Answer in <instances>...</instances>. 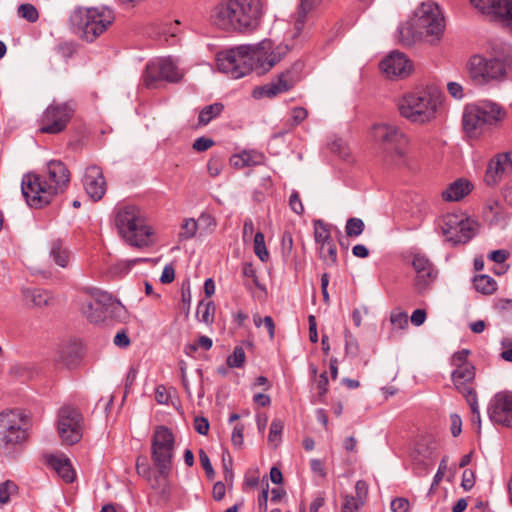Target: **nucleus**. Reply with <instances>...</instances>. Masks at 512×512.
<instances>
[{
    "mask_svg": "<svg viewBox=\"0 0 512 512\" xmlns=\"http://www.w3.org/2000/svg\"><path fill=\"white\" fill-rule=\"evenodd\" d=\"M289 52V46L279 44L273 47L269 39L257 44H245L221 51L217 54L220 72L232 79H239L254 71L258 75L269 72Z\"/></svg>",
    "mask_w": 512,
    "mask_h": 512,
    "instance_id": "nucleus-1",
    "label": "nucleus"
},
{
    "mask_svg": "<svg viewBox=\"0 0 512 512\" xmlns=\"http://www.w3.org/2000/svg\"><path fill=\"white\" fill-rule=\"evenodd\" d=\"M70 183V171L59 160L47 163L46 173L25 174L21 182L22 195L32 208H42L51 203L52 199L65 192Z\"/></svg>",
    "mask_w": 512,
    "mask_h": 512,
    "instance_id": "nucleus-2",
    "label": "nucleus"
},
{
    "mask_svg": "<svg viewBox=\"0 0 512 512\" xmlns=\"http://www.w3.org/2000/svg\"><path fill=\"white\" fill-rule=\"evenodd\" d=\"M264 15L262 0H225L211 11V19L218 27L240 33L258 29Z\"/></svg>",
    "mask_w": 512,
    "mask_h": 512,
    "instance_id": "nucleus-3",
    "label": "nucleus"
},
{
    "mask_svg": "<svg viewBox=\"0 0 512 512\" xmlns=\"http://www.w3.org/2000/svg\"><path fill=\"white\" fill-rule=\"evenodd\" d=\"M444 28V17L439 6L433 2H423L411 19L399 28V41L404 46L417 41L434 44L441 39Z\"/></svg>",
    "mask_w": 512,
    "mask_h": 512,
    "instance_id": "nucleus-4",
    "label": "nucleus"
},
{
    "mask_svg": "<svg viewBox=\"0 0 512 512\" xmlns=\"http://www.w3.org/2000/svg\"><path fill=\"white\" fill-rule=\"evenodd\" d=\"M469 79L476 85H487L492 82H502L508 78L512 71V47L504 48L491 58L476 54L467 62Z\"/></svg>",
    "mask_w": 512,
    "mask_h": 512,
    "instance_id": "nucleus-5",
    "label": "nucleus"
},
{
    "mask_svg": "<svg viewBox=\"0 0 512 512\" xmlns=\"http://www.w3.org/2000/svg\"><path fill=\"white\" fill-rule=\"evenodd\" d=\"M372 137L380 145L386 164L403 166L407 163L408 135L397 125L378 123L372 126Z\"/></svg>",
    "mask_w": 512,
    "mask_h": 512,
    "instance_id": "nucleus-6",
    "label": "nucleus"
},
{
    "mask_svg": "<svg viewBox=\"0 0 512 512\" xmlns=\"http://www.w3.org/2000/svg\"><path fill=\"white\" fill-rule=\"evenodd\" d=\"M439 100L427 91L408 92L397 100L400 116L415 125H426L437 117Z\"/></svg>",
    "mask_w": 512,
    "mask_h": 512,
    "instance_id": "nucleus-7",
    "label": "nucleus"
},
{
    "mask_svg": "<svg viewBox=\"0 0 512 512\" xmlns=\"http://www.w3.org/2000/svg\"><path fill=\"white\" fill-rule=\"evenodd\" d=\"M115 225L130 245L145 247L150 244L152 229L145 224L141 211L137 207L126 206L120 209L115 216Z\"/></svg>",
    "mask_w": 512,
    "mask_h": 512,
    "instance_id": "nucleus-8",
    "label": "nucleus"
},
{
    "mask_svg": "<svg viewBox=\"0 0 512 512\" xmlns=\"http://www.w3.org/2000/svg\"><path fill=\"white\" fill-rule=\"evenodd\" d=\"M113 10L107 7L80 8L74 11L71 21L82 32L87 41H94L113 23Z\"/></svg>",
    "mask_w": 512,
    "mask_h": 512,
    "instance_id": "nucleus-9",
    "label": "nucleus"
},
{
    "mask_svg": "<svg viewBox=\"0 0 512 512\" xmlns=\"http://www.w3.org/2000/svg\"><path fill=\"white\" fill-rule=\"evenodd\" d=\"M82 312L94 324H106L109 320L121 321L127 313L120 301L100 290L93 294V300L82 306Z\"/></svg>",
    "mask_w": 512,
    "mask_h": 512,
    "instance_id": "nucleus-10",
    "label": "nucleus"
},
{
    "mask_svg": "<svg viewBox=\"0 0 512 512\" xmlns=\"http://www.w3.org/2000/svg\"><path fill=\"white\" fill-rule=\"evenodd\" d=\"M174 434L166 426H157L151 439V459L160 476L167 477L174 457Z\"/></svg>",
    "mask_w": 512,
    "mask_h": 512,
    "instance_id": "nucleus-11",
    "label": "nucleus"
},
{
    "mask_svg": "<svg viewBox=\"0 0 512 512\" xmlns=\"http://www.w3.org/2000/svg\"><path fill=\"white\" fill-rule=\"evenodd\" d=\"M28 421L18 411L0 413V446L12 447L23 443L28 437Z\"/></svg>",
    "mask_w": 512,
    "mask_h": 512,
    "instance_id": "nucleus-12",
    "label": "nucleus"
},
{
    "mask_svg": "<svg viewBox=\"0 0 512 512\" xmlns=\"http://www.w3.org/2000/svg\"><path fill=\"white\" fill-rule=\"evenodd\" d=\"M70 102H53L43 112L39 131L43 134H59L64 131L74 115Z\"/></svg>",
    "mask_w": 512,
    "mask_h": 512,
    "instance_id": "nucleus-13",
    "label": "nucleus"
},
{
    "mask_svg": "<svg viewBox=\"0 0 512 512\" xmlns=\"http://www.w3.org/2000/svg\"><path fill=\"white\" fill-rule=\"evenodd\" d=\"M84 419L81 412L72 406H63L58 412L57 431L67 445L78 443L83 436Z\"/></svg>",
    "mask_w": 512,
    "mask_h": 512,
    "instance_id": "nucleus-14",
    "label": "nucleus"
},
{
    "mask_svg": "<svg viewBox=\"0 0 512 512\" xmlns=\"http://www.w3.org/2000/svg\"><path fill=\"white\" fill-rule=\"evenodd\" d=\"M440 228L447 241L466 243L474 235L475 223L462 214L448 213L443 216Z\"/></svg>",
    "mask_w": 512,
    "mask_h": 512,
    "instance_id": "nucleus-15",
    "label": "nucleus"
},
{
    "mask_svg": "<svg viewBox=\"0 0 512 512\" xmlns=\"http://www.w3.org/2000/svg\"><path fill=\"white\" fill-rule=\"evenodd\" d=\"M183 72L171 58H161L147 64L143 81L147 88L156 86L158 81L178 82L182 79Z\"/></svg>",
    "mask_w": 512,
    "mask_h": 512,
    "instance_id": "nucleus-16",
    "label": "nucleus"
},
{
    "mask_svg": "<svg viewBox=\"0 0 512 512\" xmlns=\"http://www.w3.org/2000/svg\"><path fill=\"white\" fill-rule=\"evenodd\" d=\"M303 68L302 62H295L292 67L281 72L277 78L261 87L254 89L255 97H275L291 90L300 80V73Z\"/></svg>",
    "mask_w": 512,
    "mask_h": 512,
    "instance_id": "nucleus-17",
    "label": "nucleus"
},
{
    "mask_svg": "<svg viewBox=\"0 0 512 512\" xmlns=\"http://www.w3.org/2000/svg\"><path fill=\"white\" fill-rule=\"evenodd\" d=\"M481 13L491 16L512 32V0H470Z\"/></svg>",
    "mask_w": 512,
    "mask_h": 512,
    "instance_id": "nucleus-18",
    "label": "nucleus"
},
{
    "mask_svg": "<svg viewBox=\"0 0 512 512\" xmlns=\"http://www.w3.org/2000/svg\"><path fill=\"white\" fill-rule=\"evenodd\" d=\"M490 420L512 428V391H501L494 395L488 407Z\"/></svg>",
    "mask_w": 512,
    "mask_h": 512,
    "instance_id": "nucleus-19",
    "label": "nucleus"
},
{
    "mask_svg": "<svg viewBox=\"0 0 512 512\" xmlns=\"http://www.w3.org/2000/svg\"><path fill=\"white\" fill-rule=\"evenodd\" d=\"M468 354H453L451 364L454 366L452 371V381L455 388L461 393L471 390V382L475 377V367L468 360Z\"/></svg>",
    "mask_w": 512,
    "mask_h": 512,
    "instance_id": "nucleus-20",
    "label": "nucleus"
},
{
    "mask_svg": "<svg viewBox=\"0 0 512 512\" xmlns=\"http://www.w3.org/2000/svg\"><path fill=\"white\" fill-rule=\"evenodd\" d=\"M381 71L388 77H407L412 71V64L404 53L393 51L380 62Z\"/></svg>",
    "mask_w": 512,
    "mask_h": 512,
    "instance_id": "nucleus-21",
    "label": "nucleus"
},
{
    "mask_svg": "<svg viewBox=\"0 0 512 512\" xmlns=\"http://www.w3.org/2000/svg\"><path fill=\"white\" fill-rule=\"evenodd\" d=\"M512 172V152L501 153L492 158L487 166L484 181L489 186L498 184L503 175Z\"/></svg>",
    "mask_w": 512,
    "mask_h": 512,
    "instance_id": "nucleus-22",
    "label": "nucleus"
},
{
    "mask_svg": "<svg viewBox=\"0 0 512 512\" xmlns=\"http://www.w3.org/2000/svg\"><path fill=\"white\" fill-rule=\"evenodd\" d=\"M83 186L94 202L102 199L106 192V180L100 167L96 165L87 167L83 176Z\"/></svg>",
    "mask_w": 512,
    "mask_h": 512,
    "instance_id": "nucleus-23",
    "label": "nucleus"
},
{
    "mask_svg": "<svg viewBox=\"0 0 512 512\" xmlns=\"http://www.w3.org/2000/svg\"><path fill=\"white\" fill-rule=\"evenodd\" d=\"M477 105L468 106L463 114V128L471 137L478 136L485 125Z\"/></svg>",
    "mask_w": 512,
    "mask_h": 512,
    "instance_id": "nucleus-24",
    "label": "nucleus"
},
{
    "mask_svg": "<svg viewBox=\"0 0 512 512\" xmlns=\"http://www.w3.org/2000/svg\"><path fill=\"white\" fill-rule=\"evenodd\" d=\"M470 192L471 183L465 179H458L442 192V197L445 201H459Z\"/></svg>",
    "mask_w": 512,
    "mask_h": 512,
    "instance_id": "nucleus-25",
    "label": "nucleus"
},
{
    "mask_svg": "<svg viewBox=\"0 0 512 512\" xmlns=\"http://www.w3.org/2000/svg\"><path fill=\"white\" fill-rule=\"evenodd\" d=\"M48 463L66 483L75 480L76 474L68 458L52 455L48 458Z\"/></svg>",
    "mask_w": 512,
    "mask_h": 512,
    "instance_id": "nucleus-26",
    "label": "nucleus"
},
{
    "mask_svg": "<svg viewBox=\"0 0 512 512\" xmlns=\"http://www.w3.org/2000/svg\"><path fill=\"white\" fill-rule=\"evenodd\" d=\"M22 295L27 305L38 308L49 305L52 299L48 291L39 288L23 289Z\"/></svg>",
    "mask_w": 512,
    "mask_h": 512,
    "instance_id": "nucleus-27",
    "label": "nucleus"
},
{
    "mask_svg": "<svg viewBox=\"0 0 512 512\" xmlns=\"http://www.w3.org/2000/svg\"><path fill=\"white\" fill-rule=\"evenodd\" d=\"M477 107L479 108L482 122H484L485 125H493L504 117L501 107L495 103L487 102L477 105Z\"/></svg>",
    "mask_w": 512,
    "mask_h": 512,
    "instance_id": "nucleus-28",
    "label": "nucleus"
},
{
    "mask_svg": "<svg viewBox=\"0 0 512 512\" xmlns=\"http://www.w3.org/2000/svg\"><path fill=\"white\" fill-rule=\"evenodd\" d=\"M50 256L53 261L62 268H66L69 264L70 252L65 246H63L60 240L52 242Z\"/></svg>",
    "mask_w": 512,
    "mask_h": 512,
    "instance_id": "nucleus-29",
    "label": "nucleus"
},
{
    "mask_svg": "<svg viewBox=\"0 0 512 512\" xmlns=\"http://www.w3.org/2000/svg\"><path fill=\"white\" fill-rule=\"evenodd\" d=\"M261 155L244 151L240 154L233 155L230 158V163L233 167L237 169H242L244 167L257 165L260 163Z\"/></svg>",
    "mask_w": 512,
    "mask_h": 512,
    "instance_id": "nucleus-30",
    "label": "nucleus"
},
{
    "mask_svg": "<svg viewBox=\"0 0 512 512\" xmlns=\"http://www.w3.org/2000/svg\"><path fill=\"white\" fill-rule=\"evenodd\" d=\"M136 470L140 476H142L149 482L150 486L153 489H156L161 485V483H160L161 478H165L164 476H160L159 473H157V475L155 474L154 476H152V469L149 466V464L146 462V459H144V461L141 462L140 458H138L137 463H136Z\"/></svg>",
    "mask_w": 512,
    "mask_h": 512,
    "instance_id": "nucleus-31",
    "label": "nucleus"
},
{
    "mask_svg": "<svg viewBox=\"0 0 512 512\" xmlns=\"http://www.w3.org/2000/svg\"><path fill=\"white\" fill-rule=\"evenodd\" d=\"M314 239L319 246L334 242L331 236L330 226L322 220H315Z\"/></svg>",
    "mask_w": 512,
    "mask_h": 512,
    "instance_id": "nucleus-32",
    "label": "nucleus"
},
{
    "mask_svg": "<svg viewBox=\"0 0 512 512\" xmlns=\"http://www.w3.org/2000/svg\"><path fill=\"white\" fill-rule=\"evenodd\" d=\"M215 305L211 300H202L199 302L196 317L205 324H211L214 321Z\"/></svg>",
    "mask_w": 512,
    "mask_h": 512,
    "instance_id": "nucleus-33",
    "label": "nucleus"
},
{
    "mask_svg": "<svg viewBox=\"0 0 512 512\" xmlns=\"http://www.w3.org/2000/svg\"><path fill=\"white\" fill-rule=\"evenodd\" d=\"M437 274L438 272L436 268H433L432 271L428 270L426 272L417 274L415 279V287L417 291L419 293H424L427 291L431 287L432 283L436 280Z\"/></svg>",
    "mask_w": 512,
    "mask_h": 512,
    "instance_id": "nucleus-34",
    "label": "nucleus"
},
{
    "mask_svg": "<svg viewBox=\"0 0 512 512\" xmlns=\"http://www.w3.org/2000/svg\"><path fill=\"white\" fill-rule=\"evenodd\" d=\"M474 286L478 292L489 295L496 291V281L488 275H477L474 278Z\"/></svg>",
    "mask_w": 512,
    "mask_h": 512,
    "instance_id": "nucleus-35",
    "label": "nucleus"
},
{
    "mask_svg": "<svg viewBox=\"0 0 512 512\" xmlns=\"http://www.w3.org/2000/svg\"><path fill=\"white\" fill-rule=\"evenodd\" d=\"M319 257L327 266H336L338 263L337 248L334 242L319 246Z\"/></svg>",
    "mask_w": 512,
    "mask_h": 512,
    "instance_id": "nucleus-36",
    "label": "nucleus"
},
{
    "mask_svg": "<svg viewBox=\"0 0 512 512\" xmlns=\"http://www.w3.org/2000/svg\"><path fill=\"white\" fill-rule=\"evenodd\" d=\"M222 103H214L208 106H205L199 113V124L207 125L212 119L217 117L223 111Z\"/></svg>",
    "mask_w": 512,
    "mask_h": 512,
    "instance_id": "nucleus-37",
    "label": "nucleus"
},
{
    "mask_svg": "<svg viewBox=\"0 0 512 512\" xmlns=\"http://www.w3.org/2000/svg\"><path fill=\"white\" fill-rule=\"evenodd\" d=\"M198 230V222L194 218L184 219L178 234L179 242L193 238Z\"/></svg>",
    "mask_w": 512,
    "mask_h": 512,
    "instance_id": "nucleus-38",
    "label": "nucleus"
},
{
    "mask_svg": "<svg viewBox=\"0 0 512 512\" xmlns=\"http://www.w3.org/2000/svg\"><path fill=\"white\" fill-rule=\"evenodd\" d=\"M313 0H301L295 20V29L300 32L305 24L306 15L313 7Z\"/></svg>",
    "mask_w": 512,
    "mask_h": 512,
    "instance_id": "nucleus-39",
    "label": "nucleus"
},
{
    "mask_svg": "<svg viewBox=\"0 0 512 512\" xmlns=\"http://www.w3.org/2000/svg\"><path fill=\"white\" fill-rule=\"evenodd\" d=\"M412 266L416 272V275L428 270L432 271V269L435 268L433 263L424 254L421 253H415L413 255Z\"/></svg>",
    "mask_w": 512,
    "mask_h": 512,
    "instance_id": "nucleus-40",
    "label": "nucleus"
},
{
    "mask_svg": "<svg viewBox=\"0 0 512 512\" xmlns=\"http://www.w3.org/2000/svg\"><path fill=\"white\" fill-rule=\"evenodd\" d=\"M284 424L280 419H274L270 425V431L268 435V442L274 447H277L281 442L282 431Z\"/></svg>",
    "mask_w": 512,
    "mask_h": 512,
    "instance_id": "nucleus-41",
    "label": "nucleus"
},
{
    "mask_svg": "<svg viewBox=\"0 0 512 512\" xmlns=\"http://www.w3.org/2000/svg\"><path fill=\"white\" fill-rule=\"evenodd\" d=\"M18 16L30 23H35L39 18L36 7L30 3L21 4L17 9Z\"/></svg>",
    "mask_w": 512,
    "mask_h": 512,
    "instance_id": "nucleus-42",
    "label": "nucleus"
},
{
    "mask_svg": "<svg viewBox=\"0 0 512 512\" xmlns=\"http://www.w3.org/2000/svg\"><path fill=\"white\" fill-rule=\"evenodd\" d=\"M365 224L360 218H349L345 225V232L348 237H357L364 231Z\"/></svg>",
    "mask_w": 512,
    "mask_h": 512,
    "instance_id": "nucleus-43",
    "label": "nucleus"
},
{
    "mask_svg": "<svg viewBox=\"0 0 512 512\" xmlns=\"http://www.w3.org/2000/svg\"><path fill=\"white\" fill-rule=\"evenodd\" d=\"M254 252L263 262L269 258V253L265 245V237L262 232H257L254 236Z\"/></svg>",
    "mask_w": 512,
    "mask_h": 512,
    "instance_id": "nucleus-44",
    "label": "nucleus"
},
{
    "mask_svg": "<svg viewBox=\"0 0 512 512\" xmlns=\"http://www.w3.org/2000/svg\"><path fill=\"white\" fill-rule=\"evenodd\" d=\"M253 321L256 327L265 328V330L268 332L270 339L274 338L275 324L271 316H265L264 318H262L259 315H255Z\"/></svg>",
    "mask_w": 512,
    "mask_h": 512,
    "instance_id": "nucleus-45",
    "label": "nucleus"
},
{
    "mask_svg": "<svg viewBox=\"0 0 512 512\" xmlns=\"http://www.w3.org/2000/svg\"><path fill=\"white\" fill-rule=\"evenodd\" d=\"M391 325L399 330H403L408 327V315L400 310H394L390 315Z\"/></svg>",
    "mask_w": 512,
    "mask_h": 512,
    "instance_id": "nucleus-46",
    "label": "nucleus"
},
{
    "mask_svg": "<svg viewBox=\"0 0 512 512\" xmlns=\"http://www.w3.org/2000/svg\"><path fill=\"white\" fill-rule=\"evenodd\" d=\"M17 491V486L14 482L7 480L0 484V505H4L9 502L10 495Z\"/></svg>",
    "mask_w": 512,
    "mask_h": 512,
    "instance_id": "nucleus-47",
    "label": "nucleus"
},
{
    "mask_svg": "<svg viewBox=\"0 0 512 512\" xmlns=\"http://www.w3.org/2000/svg\"><path fill=\"white\" fill-rule=\"evenodd\" d=\"M362 505L361 500L356 499L354 496L346 495L342 504V512H358Z\"/></svg>",
    "mask_w": 512,
    "mask_h": 512,
    "instance_id": "nucleus-48",
    "label": "nucleus"
},
{
    "mask_svg": "<svg viewBox=\"0 0 512 512\" xmlns=\"http://www.w3.org/2000/svg\"><path fill=\"white\" fill-rule=\"evenodd\" d=\"M57 361L62 363L67 368L72 369L76 367L81 361V354H60V357Z\"/></svg>",
    "mask_w": 512,
    "mask_h": 512,
    "instance_id": "nucleus-49",
    "label": "nucleus"
},
{
    "mask_svg": "<svg viewBox=\"0 0 512 512\" xmlns=\"http://www.w3.org/2000/svg\"><path fill=\"white\" fill-rule=\"evenodd\" d=\"M223 166H224V162L221 158L211 157L207 164V169H208L210 176H212V177L218 176L221 173Z\"/></svg>",
    "mask_w": 512,
    "mask_h": 512,
    "instance_id": "nucleus-50",
    "label": "nucleus"
},
{
    "mask_svg": "<svg viewBox=\"0 0 512 512\" xmlns=\"http://www.w3.org/2000/svg\"><path fill=\"white\" fill-rule=\"evenodd\" d=\"M244 426L242 424H237L232 431L231 441L235 448H242L244 443Z\"/></svg>",
    "mask_w": 512,
    "mask_h": 512,
    "instance_id": "nucleus-51",
    "label": "nucleus"
},
{
    "mask_svg": "<svg viewBox=\"0 0 512 512\" xmlns=\"http://www.w3.org/2000/svg\"><path fill=\"white\" fill-rule=\"evenodd\" d=\"M199 460L203 469L205 470L207 477L212 479L215 475V472L207 453L203 449L199 451Z\"/></svg>",
    "mask_w": 512,
    "mask_h": 512,
    "instance_id": "nucleus-52",
    "label": "nucleus"
},
{
    "mask_svg": "<svg viewBox=\"0 0 512 512\" xmlns=\"http://www.w3.org/2000/svg\"><path fill=\"white\" fill-rule=\"evenodd\" d=\"M390 508L392 512H408L410 509V503L408 499L398 497L392 500Z\"/></svg>",
    "mask_w": 512,
    "mask_h": 512,
    "instance_id": "nucleus-53",
    "label": "nucleus"
},
{
    "mask_svg": "<svg viewBox=\"0 0 512 512\" xmlns=\"http://www.w3.org/2000/svg\"><path fill=\"white\" fill-rule=\"evenodd\" d=\"M212 347V340L207 336H200L197 340L189 345L190 350L196 351L197 349L209 350Z\"/></svg>",
    "mask_w": 512,
    "mask_h": 512,
    "instance_id": "nucleus-54",
    "label": "nucleus"
},
{
    "mask_svg": "<svg viewBox=\"0 0 512 512\" xmlns=\"http://www.w3.org/2000/svg\"><path fill=\"white\" fill-rule=\"evenodd\" d=\"M289 206L293 212L298 215H301L304 212V207L301 202L300 196L298 192L294 191L289 198Z\"/></svg>",
    "mask_w": 512,
    "mask_h": 512,
    "instance_id": "nucleus-55",
    "label": "nucleus"
},
{
    "mask_svg": "<svg viewBox=\"0 0 512 512\" xmlns=\"http://www.w3.org/2000/svg\"><path fill=\"white\" fill-rule=\"evenodd\" d=\"M113 342L120 349H127L130 345V339L125 330L119 331L115 335Z\"/></svg>",
    "mask_w": 512,
    "mask_h": 512,
    "instance_id": "nucleus-56",
    "label": "nucleus"
},
{
    "mask_svg": "<svg viewBox=\"0 0 512 512\" xmlns=\"http://www.w3.org/2000/svg\"><path fill=\"white\" fill-rule=\"evenodd\" d=\"M209 421L205 417H195L194 419V428L197 433L201 435H206L209 431Z\"/></svg>",
    "mask_w": 512,
    "mask_h": 512,
    "instance_id": "nucleus-57",
    "label": "nucleus"
},
{
    "mask_svg": "<svg viewBox=\"0 0 512 512\" xmlns=\"http://www.w3.org/2000/svg\"><path fill=\"white\" fill-rule=\"evenodd\" d=\"M474 484H475L474 472L470 469L465 470L462 474L461 486L464 488V490L468 491L473 488Z\"/></svg>",
    "mask_w": 512,
    "mask_h": 512,
    "instance_id": "nucleus-58",
    "label": "nucleus"
},
{
    "mask_svg": "<svg viewBox=\"0 0 512 512\" xmlns=\"http://www.w3.org/2000/svg\"><path fill=\"white\" fill-rule=\"evenodd\" d=\"M463 394L467 398V402L470 405L472 415L477 416L479 418V409H478V404H477L476 393L474 392L473 389H471V390H467L466 393H463Z\"/></svg>",
    "mask_w": 512,
    "mask_h": 512,
    "instance_id": "nucleus-59",
    "label": "nucleus"
},
{
    "mask_svg": "<svg viewBox=\"0 0 512 512\" xmlns=\"http://www.w3.org/2000/svg\"><path fill=\"white\" fill-rule=\"evenodd\" d=\"M308 116V112L303 107H295L291 111V118L293 121V125H299L303 120Z\"/></svg>",
    "mask_w": 512,
    "mask_h": 512,
    "instance_id": "nucleus-60",
    "label": "nucleus"
},
{
    "mask_svg": "<svg viewBox=\"0 0 512 512\" xmlns=\"http://www.w3.org/2000/svg\"><path fill=\"white\" fill-rule=\"evenodd\" d=\"M213 144L214 142L212 139L206 137H199L194 141L193 149L202 152L208 150L210 147L213 146Z\"/></svg>",
    "mask_w": 512,
    "mask_h": 512,
    "instance_id": "nucleus-61",
    "label": "nucleus"
},
{
    "mask_svg": "<svg viewBox=\"0 0 512 512\" xmlns=\"http://www.w3.org/2000/svg\"><path fill=\"white\" fill-rule=\"evenodd\" d=\"M355 493L356 496H354L356 499L361 500L362 503H364V499L367 496L368 493V485L365 481L359 480L355 484Z\"/></svg>",
    "mask_w": 512,
    "mask_h": 512,
    "instance_id": "nucleus-62",
    "label": "nucleus"
},
{
    "mask_svg": "<svg viewBox=\"0 0 512 512\" xmlns=\"http://www.w3.org/2000/svg\"><path fill=\"white\" fill-rule=\"evenodd\" d=\"M268 495H269V484L266 483V486L263 488L261 494L258 497V510L259 512H266L268 509L267 502H268Z\"/></svg>",
    "mask_w": 512,
    "mask_h": 512,
    "instance_id": "nucleus-63",
    "label": "nucleus"
},
{
    "mask_svg": "<svg viewBox=\"0 0 512 512\" xmlns=\"http://www.w3.org/2000/svg\"><path fill=\"white\" fill-rule=\"evenodd\" d=\"M447 90L455 99H462L464 96L463 87L457 82H449L447 84Z\"/></svg>",
    "mask_w": 512,
    "mask_h": 512,
    "instance_id": "nucleus-64",
    "label": "nucleus"
}]
</instances>
